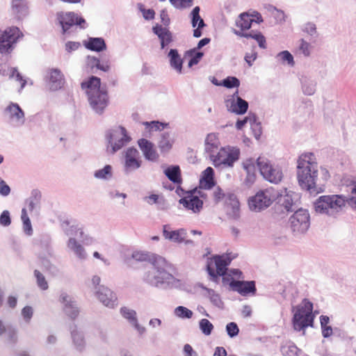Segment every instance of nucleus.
Segmentation results:
<instances>
[{
    "label": "nucleus",
    "instance_id": "36",
    "mask_svg": "<svg viewBox=\"0 0 356 356\" xmlns=\"http://www.w3.org/2000/svg\"><path fill=\"white\" fill-rule=\"evenodd\" d=\"M175 315L181 318H191L193 316V312L189 309L179 306L175 310Z\"/></svg>",
    "mask_w": 356,
    "mask_h": 356
},
{
    "label": "nucleus",
    "instance_id": "49",
    "mask_svg": "<svg viewBox=\"0 0 356 356\" xmlns=\"http://www.w3.org/2000/svg\"><path fill=\"white\" fill-rule=\"evenodd\" d=\"M147 128H149V130H161L163 129V124L160 123L159 122L152 121L151 122H145Z\"/></svg>",
    "mask_w": 356,
    "mask_h": 356
},
{
    "label": "nucleus",
    "instance_id": "58",
    "mask_svg": "<svg viewBox=\"0 0 356 356\" xmlns=\"http://www.w3.org/2000/svg\"><path fill=\"white\" fill-rule=\"evenodd\" d=\"M22 313L24 318L29 320L33 315V309L31 307L26 306L22 309Z\"/></svg>",
    "mask_w": 356,
    "mask_h": 356
},
{
    "label": "nucleus",
    "instance_id": "37",
    "mask_svg": "<svg viewBox=\"0 0 356 356\" xmlns=\"http://www.w3.org/2000/svg\"><path fill=\"white\" fill-rule=\"evenodd\" d=\"M34 275L38 287L42 290H47L49 286L44 276L38 270H34Z\"/></svg>",
    "mask_w": 356,
    "mask_h": 356
},
{
    "label": "nucleus",
    "instance_id": "59",
    "mask_svg": "<svg viewBox=\"0 0 356 356\" xmlns=\"http://www.w3.org/2000/svg\"><path fill=\"white\" fill-rule=\"evenodd\" d=\"M321 330L322 334L325 338L329 337L332 334V328L328 325L321 327Z\"/></svg>",
    "mask_w": 356,
    "mask_h": 356
},
{
    "label": "nucleus",
    "instance_id": "61",
    "mask_svg": "<svg viewBox=\"0 0 356 356\" xmlns=\"http://www.w3.org/2000/svg\"><path fill=\"white\" fill-rule=\"evenodd\" d=\"M133 257L138 261H145L148 258V255L147 254L136 252L133 254Z\"/></svg>",
    "mask_w": 356,
    "mask_h": 356
},
{
    "label": "nucleus",
    "instance_id": "47",
    "mask_svg": "<svg viewBox=\"0 0 356 356\" xmlns=\"http://www.w3.org/2000/svg\"><path fill=\"white\" fill-rule=\"evenodd\" d=\"M99 59L95 56H88L86 60V65L88 68L93 70L95 67L97 69Z\"/></svg>",
    "mask_w": 356,
    "mask_h": 356
},
{
    "label": "nucleus",
    "instance_id": "64",
    "mask_svg": "<svg viewBox=\"0 0 356 356\" xmlns=\"http://www.w3.org/2000/svg\"><path fill=\"white\" fill-rule=\"evenodd\" d=\"M23 225H24V232L29 235L31 234L32 227H31V220H29V221H26V222H23Z\"/></svg>",
    "mask_w": 356,
    "mask_h": 356
},
{
    "label": "nucleus",
    "instance_id": "10",
    "mask_svg": "<svg viewBox=\"0 0 356 356\" xmlns=\"http://www.w3.org/2000/svg\"><path fill=\"white\" fill-rule=\"evenodd\" d=\"M108 143L107 151L111 154H114L129 140L130 138L127 134V130L123 127H119L118 129L112 130L106 135Z\"/></svg>",
    "mask_w": 356,
    "mask_h": 356
},
{
    "label": "nucleus",
    "instance_id": "27",
    "mask_svg": "<svg viewBox=\"0 0 356 356\" xmlns=\"http://www.w3.org/2000/svg\"><path fill=\"white\" fill-rule=\"evenodd\" d=\"M213 174L211 167H208L204 170L202 179L200 181V184L204 188L210 189L214 186Z\"/></svg>",
    "mask_w": 356,
    "mask_h": 356
},
{
    "label": "nucleus",
    "instance_id": "20",
    "mask_svg": "<svg viewBox=\"0 0 356 356\" xmlns=\"http://www.w3.org/2000/svg\"><path fill=\"white\" fill-rule=\"evenodd\" d=\"M138 144L146 159L155 161L159 159V154L152 143L147 139L141 138L138 141Z\"/></svg>",
    "mask_w": 356,
    "mask_h": 356
},
{
    "label": "nucleus",
    "instance_id": "38",
    "mask_svg": "<svg viewBox=\"0 0 356 356\" xmlns=\"http://www.w3.org/2000/svg\"><path fill=\"white\" fill-rule=\"evenodd\" d=\"M159 147L161 152H168L172 147V143L168 136L163 135L159 143Z\"/></svg>",
    "mask_w": 356,
    "mask_h": 356
},
{
    "label": "nucleus",
    "instance_id": "32",
    "mask_svg": "<svg viewBox=\"0 0 356 356\" xmlns=\"http://www.w3.org/2000/svg\"><path fill=\"white\" fill-rule=\"evenodd\" d=\"M68 247L72 250L80 258L83 259L86 257V253L83 248L77 243L76 239L70 238L68 243Z\"/></svg>",
    "mask_w": 356,
    "mask_h": 356
},
{
    "label": "nucleus",
    "instance_id": "48",
    "mask_svg": "<svg viewBox=\"0 0 356 356\" xmlns=\"http://www.w3.org/2000/svg\"><path fill=\"white\" fill-rule=\"evenodd\" d=\"M11 222L10 213L8 211H3L0 216V224L3 226H8Z\"/></svg>",
    "mask_w": 356,
    "mask_h": 356
},
{
    "label": "nucleus",
    "instance_id": "6",
    "mask_svg": "<svg viewBox=\"0 0 356 356\" xmlns=\"http://www.w3.org/2000/svg\"><path fill=\"white\" fill-rule=\"evenodd\" d=\"M279 192L273 187L261 190L255 195L250 197L248 205L252 211H260L270 207L279 197Z\"/></svg>",
    "mask_w": 356,
    "mask_h": 356
},
{
    "label": "nucleus",
    "instance_id": "5",
    "mask_svg": "<svg viewBox=\"0 0 356 356\" xmlns=\"http://www.w3.org/2000/svg\"><path fill=\"white\" fill-rule=\"evenodd\" d=\"M236 257L237 254L228 252L221 255L213 256L207 261V269L208 273L213 279L225 275L227 266Z\"/></svg>",
    "mask_w": 356,
    "mask_h": 356
},
{
    "label": "nucleus",
    "instance_id": "24",
    "mask_svg": "<svg viewBox=\"0 0 356 356\" xmlns=\"http://www.w3.org/2000/svg\"><path fill=\"white\" fill-rule=\"evenodd\" d=\"M200 7L195 6L191 12L193 27H195L198 23L197 28L193 31V36L195 38H199L202 35L200 29L205 26L204 20L200 16Z\"/></svg>",
    "mask_w": 356,
    "mask_h": 356
},
{
    "label": "nucleus",
    "instance_id": "35",
    "mask_svg": "<svg viewBox=\"0 0 356 356\" xmlns=\"http://www.w3.org/2000/svg\"><path fill=\"white\" fill-rule=\"evenodd\" d=\"M200 329L203 334L208 336L210 335L213 329V324L207 318H202L200 321Z\"/></svg>",
    "mask_w": 356,
    "mask_h": 356
},
{
    "label": "nucleus",
    "instance_id": "29",
    "mask_svg": "<svg viewBox=\"0 0 356 356\" xmlns=\"http://www.w3.org/2000/svg\"><path fill=\"white\" fill-rule=\"evenodd\" d=\"M171 67L175 69L179 73L181 72L183 60L178 54L177 49H170L168 53Z\"/></svg>",
    "mask_w": 356,
    "mask_h": 356
},
{
    "label": "nucleus",
    "instance_id": "57",
    "mask_svg": "<svg viewBox=\"0 0 356 356\" xmlns=\"http://www.w3.org/2000/svg\"><path fill=\"white\" fill-rule=\"evenodd\" d=\"M203 56V53L197 52L194 57H193L188 62V66L191 67L198 63L201 58Z\"/></svg>",
    "mask_w": 356,
    "mask_h": 356
},
{
    "label": "nucleus",
    "instance_id": "22",
    "mask_svg": "<svg viewBox=\"0 0 356 356\" xmlns=\"http://www.w3.org/2000/svg\"><path fill=\"white\" fill-rule=\"evenodd\" d=\"M47 79L51 89L54 90L61 88L65 83L63 74L60 70L56 68L49 70Z\"/></svg>",
    "mask_w": 356,
    "mask_h": 356
},
{
    "label": "nucleus",
    "instance_id": "12",
    "mask_svg": "<svg viewBox=\"0 0 356 356\" xmlns=\"http://www.w3.org/2000/svg\"><path fill=\"white\" fill-rule=\"evenodd\" d=\"M22 36V33L16 26L7 28L3 31H0V53H10L13 44Z\"/></svg>",
    "mask_w": 356,
    "mask_h": 356
},
{
    "label": "nucleus",
    "instance_id": "52",
    "mask_svg": "<svg viewBox=\"0 0 356 356\" xmlns=\"http://www.w3.org/2000/svg\"><path fill=\"white\" fill-rule=\"evenodd\" d=\"M257 57V52L252 51L251 53H247L245 54V60L248 63L249 66H252V63L256 60Z\"/></svg>",
    "mask_w": 356,
    "mask_h": 356
},
{
    "label": "nucleus",
    "instance_id": "2",
    "mask_svg": "<svg viewBox=\"0 0 356 356\" xmlns=\"http://www.w3.org/2000/svg\"><path fill=\"white\" fill-rule=\"evenodd\" d=\"M255 22L253 16L248 13H241L236 20V26L238 30H234V33L239 36L245 38H252L255 40L261 49L266 48V41L264 35L258 31H251L249 33L246 31L251 28L252 22Z\"/></svg>",
    "mask_w": 356,
    "mask_h": 356
},
{
    "label": "nucleus",
    "instance_id": "60",
    "mask_svg": "<svg viewBox=\"0 0 356 356\" xmlns=\"http://www.w3.org/2000/svg\"><path fill=\"white\" fill-rule=\"evenodd\" d=\"M80 47L79 42H68L65 44L66 49L68 51H75Z\"/></svg>",
    "mask_w": 356,
    "mask_h": 356
},
{
    "label": "nucleus",
    "instance_id": "4",
    "mask_svg": "<svg viewBox=\"0 0 356 356\" xmlns=\"http://www.w3.org/2000/svg\"><path fill=\"white\" fill-rule=\"evenodd\" d=\"M346 202L347 200L343 195H322L315 202V210L320 213L335 216L342 211Z\"/></svg>",
    "mask_w": 356,
    "mask_h": 356
},
{
    "label": "nucleus",
    "instance_id": "18",
    "mask_svg": "<svg viewBox=\"0 0 356 356\" xmlns=\"http://www.w3.org/2000/svg\"><path fill=\"white\" fill-rule=\"evenodd\" d=\"M96 296L99 301L106 307L113 308L118 304L116 295L104 286H99L96 291Z\"/></svg>",
    "mask_w": 356,
    "mask_h": 356
},
{
    "label": "nucleus",
    "instance_id": "28",
    "mask_svg": "<svg viewBox=\"0 0 356 356\" xmlns=\"http://www.w3.org/2000/svg\"><path fill=\"white\" fill-rule=\"evenodd\" d=\"M6 112L10 119L23 120L24 113L17 104L10 103L6 109Z\"/></svg>",
    "mask_w": 356,
    "mask_h": 356
},
{
    "label": "nucleus",
    "instance_id": "9",
    "mask_svg": "<svg viewBox=\"0 0 356 356\" xmlns=\"http://www.w3.org/2000/svg\"><path fill=\"white\" fill-rule=\"evenodd\" d=\"M168 264L162 257H155L153 262V268L145 277V280L150 284L163 282L169 278L170 274L167 271Z\"/></svg>",
    "mask_w": 356,
    "mask_h": 356
},
{
    "label": "nucleus",
    "instance_id": "50",
    "mask_svg": "<svg viewBox=\"0 0 356 356\" xmlns=\"http://www.w3.org/2000/svg\"><path fill=\"white\" fill-rule=\"evenodd\" d=\"M225 197V194L220 188H216L213 192V197L215 202L218 203L222 200Z\"/></svg>",
    "mask_w": 356,
    "mask_h": 356
},
{
    "label": "nucleus",
    "instance_id": "39",
    "mask_svg": "<svg viewBox=\"0 0 356 356\" xmlns=\"http://www.w3.org/2000/svg\"><path fill=\"white\" fill-rule=\"evenodd\" d=\"M221 85L227 88H232L234 87H238L240 85V81L237 78L234 76H228L222 81Z\"/></svg>",
    "mask_w": 356,
    "mask_h": 356
},
{
    "label": "nucleus",
    "instance_id": "45",
    "mask_svg": "<svg viewBox=\"0 0 356 356\" xmlns=\"http://www.w3.org/2000/svg\"><path fill=\"white\" fill-rule=\"evenodd\" d=\"M63 312L65 314L69 316L72 319H75L79 314V309L76 306V304L72 306V308L68 309H65Z\"/></svg>",
    "mask_w": 356,
    "mask_h": 356
},
{
    "label": "nucleus",
    "instance_id": "62",
    "mask_svg": "<svg viewBox=\"0 0 356 356\" xmlns=\"http://www.w3.org/2000/svg\"><path fill=\"white\" fill-rule=\"evenodd\" d=\"M184 350L186 356H197L196 353L193 350L192 346L189 344H186L184 346Z\"/></svg>",
    "mask_w": 356,
    "mask_h": 356
},
{
    "label": "nucleus",
    "instance_id": "31",
    "mask_svg": "<svg viewBox=\"0 0 356 356\" xmlns=\"http://www.w3.org/2000/svg\"><path fill=\"white\" fill-rule=\"evenodd\" d=\"M248 108V103L238 97L236 99V102L234 101L232 102L229 110L235 113L236 114L242 115L244 114Z\"/></svg>",
    "mask_w": 356,
    "mask_h": 356
},
{
    "label": "nucleus",
    "instance_id": "63",
    "mask_svg": "<svg viewBox=\"0 0 356 356\" xmlns=\"http://www.w3.org/2000/svg\"><path fill=\"white\" fill-rule=\"evenodd\" d=\"M227 351L223 347H217L215 349L213 356H226Z\"/></svg>",
    "mask_w": 356,
    "mask_h": 356
},
{
    "label": "nucleus",
    "instance_id": "1",
    "mask_svg": "<svg viewBox=\"0 0 356 356\" xmlns=\"http://www.w3.org/2000/svg\"><path fill=\"white\" fill-rule=\"evenodd\" d=\"M89 101L91 107L97 113H101L108 104V97L106 90L101 88V79L91 76L81 84Z\"/></svg>",
    "mask_w": 356,
    "mask_h": 356
},
{
    "label": "nucleus",
    "instance_id": "44",
    "mask_svg": "<svg viewBox=\"0 0 356 356\" xmlns=\"http://www.w3.org/2000/svg\"><path fill=\"white\" fill-rule=\"evenodd\" d=\"M226 330L227 332L228 335L230 337H234L238 334L239 329L236 325V323L234 322H231L228 323L226 326Z\"/></svg>",
    "mask_w": 356,
    "mask_h": 356
},
{
    "label": "nucleus",
    "instance_id": "7",
    "mask_svg": "<svg viewBox=\"0 0 356 356\" xmlns=\"http://www.w3.org/2000/svg\"><path fill=\"white\" fill-rule=\"evenodd\" d=\"M240 154L239 148L227 145L221 147L216 154H211L210 159L216 168H231L238 160Z\"/></svg>",
    "mask_w": 356,
    "mask_h": 356
},
{
    "label": "nucleus",
    "instance_id": "23",
    "mask_svg": "<svg viewBox=\"0 0 356 356\" xmlns=\"http://www.w3.org/2000/svg\"><path fill=\"white\" fill-rule=\"evenodd\" d=\"M153 32L159 37L161 40V49H164L173 40L172 33L161 25L156 24L152 29Z\"/></svg>",
    "mask_w": 356,
    "mask_h": 356
},
{
    "label": "nucleus",
    "instance_id": "34",
    "mask_svg": "<svg viewBox=\"0 0 356 356\" xmlns=\"http://www.w3.org/2000/svg\"><path fill=\"white\" fill-rule=\"evenodd\" d=\"M95 177L97 179H106L112 177V168L106 165L104 168L97 170Z\"/></svg>",
    "mask_w": 356,
    "mask_h": 356
},
{
    "label": "nucleus",
    "instance_id": "33",
    "mask_svg": "<svg viewBox=\"0 0 356 356\" xmlns=\"http://www.w3.org/2000/svg\"><path fill=\"white\" fill-rule=\"evenodd\" d=\"M60 302L63 305V309H68L72 308V306L76 304L73 300L72 297L65 292L61 293L59 298Z\"/></svg>",
    "mask_w": 356,
    "mask_h": 356
},
{
    "label": "nucleus",
    "instance_id": "30",
    "mask_svg": "<svg viewBox=\"0 0 356 356\" xmlns=\"http://www.w3.org/2000/svg\"><path fill=\"white\" fill-rule=\"evenodd\" d=\"M85 46L87 49L95 51H102L106 47L104 39L100 38H90Z\"/></svg>",
    "mask_w": 356,
    "mask_h": 356
},
{
    "label": "nucleus",
    "instance_id": "8",
    "mask_svg": "<svg viewBox=\"0 0 356 356\" xmlns=\"http://www.w3.org/2000/svg\"><path fill=\"white\" fill-rule=\"evenodd\" d=\"M257 165L262 177L268 181L278 184L282 181L283 172L281 168L266 156H259L257 159Z\"/></svg>",
    "mask_w": 356,
    "mask_h": 356
},
{
    "label": "nucleus",
    "instance_id": "26",
    "mask_svg": "<svg viewBox=\"0 0 356 356\" xmlns=\"http://www.w3.org/2000/svg\"><path fill=\"white\" fill-rule=\"evenodd\" d=\"M220 143L218 135L214 133L209 134L205 139V150L210 155L214 154V151L218 148Z\"/></svg>",
    "mask_w": 356,
    "mask_h": 356
},
{
    "label": "nucleus",
    "instance_id": "16",
    "mask_svg": "<svg viewBox=\"0 0 356 356\" xmlns=\"http://www.w3.org/2000/svg\"><path fill=\"white\" fill-rule=\"evenodd\" d=\"M124 168L126 171H132L141 166L139 152L134 147H129L124 153Z\"/></svg>",
    "mask_w": 356,
    "mask_h": 356
},
{
    "label": "nucleus",
    "instance_id": "53",
    "mask_svg": "<svg viewBox=\"0 0 356 356\" xmlns=\"http://www.w3.org/2000/svg\"><path fill=\"white\" fill-rule=\"evenodd\" d=\"M256 179V175L254 172H247L246 178L244 179V184L247 186H250Z\"/></svg>",
    "mask_w": 356,
    "mask_h": 356
},
{
    "label": "nucleus",
    "instance_id": "19",
    "mask_svg": "<svg viewBox=\"0 0 356 356\" xmlns=\"http://www.w3.org/2000/svg\"><path fill=\"white\" fill-rule=\"evenodd\" d=\"M163 234L165 239L175 243H181L183 242H188V241H186L187 232L184 229L170 230V226L165 225L163 227Z\"/></svg>",
    "mask_w": 356,
    "mask_h": 356
},
{
    "label": "nucleus",
    "instance_id": "43",
    "mask_svg": "<svg viewBox=\"0 0 356 356\" xmlns=\"http://www.w3.org/2000/svg\"><path fill=\"white\" fill-rule=\"evenodd\" d=\"M299 48L298 51L300 53L304 54L305 56H309L310 54L309 48L310 44L303 39H301L299 41Z\"/></svg>",
    "mask_w": 356,
    "mask_h": 356
},
{
    "label": "nucleus",
    "instance_id": "56",
    "mask_svg": "<svg viewBox=\"0 0 356 356\" xmlns=\"http://www.w3.org/2000/svg\"><path fill=\"white\" fill-rule=\"evenodd\" d=\"M243 166L247 172H254V164L252 161L248 160L245 161L243 164Z\"/></svg>",
    "mask_w": 356,
    "mask_h": 356
},
{
    "label": "nucleus",
    "instance_id": "17",
    "mask_svg": "<svg viewBox=\"0 0 356 356\" xmlns=\"http://www.w3.org/2000/svg\"><path fill=\"white\" fill-rule=\"evenodd\" d=\"M297 172L317 170L316 159L313 153L301 154L297 161Z\"/></svg>",
    "mask_w": 356,
    "mask_h": 356
},
{
    "label": "nucleus",
    "instance_id": "15",
    "mask_svg": "<svg viewBox=\"0 0 356 356\" xmlns=\"http://www.w3.org/2000/svg\"><path fill=\"white\" fill-rule=\"evenodd\" d=\"M318 170L297 172V177L299 185L302 189L313 192L316 191V180Z\"/></svg>",
    "mask_w": 356,
    "mask_h": 356
},
{
    "label": "nucleus",
    "instance_id": "11",
    "mask_svg": "<svg viewBox=\"0 0 356 356\" xmlns=\"http://www.w3.org/2000/svg\"><path fill=\"white\" fill-rule=\"evenodd\" d=\"M207 195L200 190L195 189L186 192V195L179 201L186 209L199 213L203 207V200Z\"/></svg>",
    "mask_w": 356,
    "mask_h": 356
},
{
    "label": "nucleus",
    "instance_id": "55",
    "mask_svg": "<svg viewBox=\"0 0 356 356\" xmlns=\"http://www.w3.org/2000/svg\"><path fill=\"white\" fill-rule=\"evenodd\" d=\"M160 17L161 22L163 24V25L168 26L170 24V20L168 14L165 10H162L161 11Z\"/></svg>",
    "mask_w": 356,
    "mask_h": 356
},
{
    "label": "nucleus",
    "instance_id": "42",
    "mask_svg": "<svg viewBox=\"0 0 356 356\" xmlns=\"http://www.w3.org/2000/svg\"><path fill=\"white\" fill-rule=\"evenodd\" d=\"M121 314L125 318L129 320L130 321L136 323V314L134 310L124 307L121 309Z\"/></svg>",
    "mask_w": 356,
    "mask_h": 356
},
{
    "label": "nucleus",
    "instance_id": "3",
    "mask_svg": "<svg viewBox=\"0 0 356 356\" xmlns=\"http://www.w3.org/2000/svg\"><path fill=\"white\" fill-rule=\"evenodd\" d=\"M313 303L305 298L298 305L293 314L292 323L293 328L297 331L313 327L315 314L313 313Z\"/></svg>",
    "mask_w": 356,
    "mask_h": 356
},
{
    "label": "nucleus",
    "instance_id": "14",
    "mask_svg": "<svg viewBox=\"0 0 356 356\" xmlns=\"http://www.w3.org/2000/svg\"><path fill=\"white\" fill-rule=\"evenodd\" d=\"M57 19L62 26L63 32L65 33L73 25H79L81 28H85L82 24H86L84 19L79 17L76 14L73 12L58 13H57Z\"/></svg>",
    "mask_w": 356,
    "mask_h": 356
},
{
    "label": "nucleus",
    "instance_id": "54",
    "mask_svg": "<svg viewBox=\"0 0 356 356\" xmlns=\"http://www.w3.org/2000/svg\"><path fill=\"white\" fill-rule=\"evenodd\" d=\"M97 69L104 72H108L110 70V62L108 60L99 61Z\"/></svg>",
    "mask_w": 356,
    "mask_h": 356
},
{
    "label": "nucleus",
    "instance_id": "25",
    "mask_svg": "<svg viewBox=\"0 0 356 356\" xmlns=\"http://www.w3.org/2000/svg\"><path fill=\"white\" fill-rule=\"evenodd\" d=\"M165 175L172 183L180 185L182 183L181 171L179 165H170L164 170Z\"/></svg>",
    "mask_w": 356,
    "mask_h": 356
},
{
    "label": "nucleus",
    "instance_id": "13",
    "mask_svg": "<svg viewBox=\"0 0 356 356\" xmlns=\"http://www.w3.org/2000/svg\"><path fill=\"white\" fill-rule=\"evenodd\" d=\"M309 213L306 209H298L290 218L289 222L292 230L295 232H306L310 225Z\"/></svg>",
    "mask_w": 356,
    "mask_h": 356
},
{
    "label": "nucleus",
    "instance_id": "46",
    "mask_svg": "<svg viewBox=\"0 0 356 356\" xmlns=\"http://www.w3.org/2000/svg\"><path fill=\"white\" fill-rule=\"evenodd\" d=\"M281 60L286 61L289 64L293 65L294 64L293 58L292 55L288 51H283L278 55Z\"/></svg>",
    "mask_w": 356,
    "mask_h": 356
},
{
    "label": "nucleus",
    "instance_id": "41",
    "mask_svg": "<svg viewBox=\"0 0 356 356\" xmlns=\"http://www.w3.org/2000/svg\"><path fill=\"white\" fill-rule=\"evenodd\" d=\"M170 2L177 8H188L193 4V0H170Z\"/></svg>",
    "mask_w": 356,
    "mask_h": 356
},
{
    "label": "nucleus",
    "instance_id": "40",
    "mask_svg": "<svg viewBox=\"0 0 356 356\" xmlns=\"http://www.w3.org/2000/svg\"><path fill=\"white\" fill-rule=\"evenodd\" d=\"M138 7L145 19L151 20L154 18L155 12L153 9H145L144 5L142 3H138Z\"/></svg>",
    "mask_w": 356,
    "mask_h": 356
},
{
    "label": "nucleus",
    "instance_id": "51",
    "mask_svg": "<svg viewBox=\"0 0 356 356\" xmlns=\"http://www.w3.org/2000/svg\"><path fill=\"white\" fill-rule=\"evenodd\" d=\"M10 192V187L0 178V194L3 196L8 195Z\"/></svg>",
    "mask_w": 356,
    "mask_h": 356
},
{
    "label": "nucleus",
    "instance_id": "21",
    "mask_svg": "<svg viewBox=\"0 0 356 356\" xmlns=\"http://www.w3.org/2000/svg\"><path fill=\"white\" fill-rule=\"evenodd\" d=\"M229 285L232 290L237 291L241 295H246L250 293H255L257 290L254 281L232 280Z\"/></svg>",
    "mask_w": 356,
    "mask_h": 356
}]
</instances>
